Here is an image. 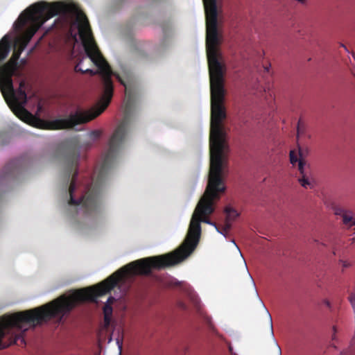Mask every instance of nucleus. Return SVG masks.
<instances>
[{
	"label": "nucleus",
	"instance_id": "nucleus-2",
	"mask_svg": "<svg viewBox=\"0 0 355 355\" xmlns=\"http://www.w3.org/2000/svg\"><path fill=\"white\" fill-rule=\"evenodd\" d=\"M61 8L62 6L60 3H49L42 1L34 3L26 9L19 15L17 23L19 28L24 27L27 23H29V26L21 36L15 41L13 49L21 53L43 24L58 15Z\"/></svg>",
	"mask_w": 355,
	"mask_h": 355
},
{
	"label": "nucleus",
	"instance_id": "nucleus-12",
	"mask_svg": "<svg viewBox=\"0 0 355 355\" xmlns=\"http://www.w3.org/2000/svg\"><path fill=\"white\" fill-rule=\"evenodd\" d=\"M90 137L93 139H96L100 137L101 132L98 130H93L90 132Z\"/></svg>",
	"mask_w": 355,
	"mask_h": 355
},
{
	"label": "nucleus",
	"instance_id": "nucleus-11",
	"mask_svg": "<svg viewBox=\"0 0 355 355\" xmlns=\"http://www.w3.org/2000/svg\"><path fill=\"white\" fill-rule=\"evenodd\" d=\"M305 132V126L301 120H299L297 127V135L299 137L300 135H303Z\"/></svg>",
	"mask_w": 355,
	"mask_h": 355
},
{
	"label": "nucleus",
	"instance_id": "nucleus-15",
	"mask_svg": "<svg viewBox=\"0 0 355 355\" xmlns=\"http://www.w3.org/2000/svg\"><path fill=\"white\" fill-rule=\"evenodd\" d=\"M115 301V299L114 297L110 296L108 297L107 300V302L105 304H110V306H112V304H113V302Z\"/></svg>",
	"mask_w": 355,
	"mask_h": 355
},
{
	"label": "nucleus",
	"instance_id": "nucleus-17",
	"mask_svg": "<svg viewBox=\"0 0 355 355\" xmlns=\"http://www.w3.org/2000/svg\"><path fill=\"white\" fill-rule=\"evenodd\" d=\"M268 314V316H269V318H270V327H271V329L272 328V318H271V315L269 313L268 311H267Z\"/></svg>",
	"mask_w": 355,
	"mask_h": 355
},
{
	"label": "nucleus",
	"instance_id": "nucleus-8",
	"mask_svg": "<svg viewBox=\"0 0 355 355\" xmlns=\"http://www.w3.org/2000/svg\"><path fill=\"white\" fill-rule=\"evenodd\" d=\"M11 49V42L8 35H4L0 40V62L4 61Z\"/></svg>",
	"mask_w": 355,
	"mask_h": 355
},
{
	"label": "nucleus",
	"instance_id": "nucleus-6",
	"mask_svg": "<svg viewBox=\"0 0 355 355\" xmlns=\"http://www.w3.org/2000/svg\"><path fill=\"white\" fill-rule=\"evenodd\" d=\"M19 159H14L4 166L0 173V186L3 185L19 171Z\"/></svg>",
	"mask_w": 355,
	"mask_h": 355
},
{
	"label": "nucleus",
	"instance_id": "nucleus-1",
	"mask_svg": "<svg viewBox=\"0 0 355 355\" xmlns=\"http://www.w3.org/2000/svg\"><path fill=\"white\" fill-rule=\"evenodd\" d=\"M211 119L209 133L210 166L208 183L203 196L192 215L189 230L183 243L175 250L161 256L141 259L125 265L101 283L74 291L69 295V312L80 302H96L98 297L105 295L127 277L135 275H150L151 270L162 269L183 261L196 249L203 222L223 232L208 218L214 211V203L225 191V177L227 166L229 146L226 139L224 121L227 118L225 106L224 82H210Z\"/></svg>",
	"mask_w": 355,
	"mask_h": 355
},
{
	"label": "nucleus",
	"instance_id": "nucleus-16",
	"mask_svg": "<svg viewBox=\"0 0 355 355\" xmlns=\"http://www.w3.org/2000/svg\"><path fill=\"white\" fill-rule=\"evenodd\" d=\"M342 263H343V268H347L350 266V264L345 261H342Z\"/></svg>",
	"mask_w": 355,
	"mask_h": 355
},
{
	"label": "nucleus",
	"instance_id": "nucleus-4",
	"mask_svg": "<svg viewBox=\"0 0 355 355\" xmlns=\"http://www.w3.org/2000/svg\"><path fill=\"white\" fill-rule=\"evenodd\" d=\"M80 159V153L76 150H73L65 157V173L67 182L71 178L69 187V194H74L77 189L78 165Z\"/></svg>",
	"mask_w": 355,
	"mask_h": 355
},
{
	"label": "nucleus",
	"instance_id": "nucleus-7",
	"mask_svg": "<svg viewBox=\"0 0 355 355\" xmlns=\"http://www.w3.org/2000/svg\"><path fill=\"white\" fill-rule=\"evenodd\" d=\"M225 212L226 214L225 221L223 227V232H220V233L223 235H225L228 232L232 227V222L239 216L237 211L230 206L225 207Z\"/></svg>",
	"mask_w": 355,
	"mask_h": 355
},
{
	"label": "nucleus",
	"instance_id": "nucleus-14",
	"mask_svg": "<svg viewBox=\"0 0 355 355\" xmlns=\"http://www.w3.org/2000/svg\"><path fill=\"white\" fill-rule=\"evenodd\" d=\"M336 333H337V328L336 326H334L332 328V334H331V339L333 341L336 340Z\"/></svg>",
	"mask_w": 355,
	"mask_h": 355
},
{
	"label": "nucleus",
	"instance_id": "nucleus-5",
	"mask_svg": "<svg viewBox=\"0 0 355 355\" xmlns=\"http://www.w3.org/2000/svg\"><path fill=\"white\" fill-rule=\"evenodd\" d=\"M334 214L337 216H340L342 218V221L343 225L347 228L351 229L353 228V234L354 237L353 239H355V218L354 216V212L347 209L345 207L336 206L334 207Z\"/></svg>",
	"mask_w": 355,
	"mask_h": 355
},
{
	"label": "nucleus",
	"instance_id": "nucleus-9",
	"mask_svg": "<svg viewBox=\"0 0 355 355\" xmlns=\"http://www.w3.org/2000/svg\"><path fill=\"white\" fill-rule=\"evenodd\" d=\"M103 314H104V324L106 327H109L111 322V318L112 315V307L110 304H105L103 307Z\"/></svg>",
	"mask_w": 355,
	"mask_h": 355
},
{
	"label": "nucleus",
	"instance_id": "nucleus-13",
	"mask_svg": "<svg viewBox=\"0 0 355 355\" xmlns=\"http://www.w3.org/2000/svg\"><path fill=\"white\" fill-rule=\"evenodd\" d=\"M349 300L355 311V293H352L349 296Z\"/></svg>",
	"mask_w": 355,
	"mask_h": 355
},
{
	"label": "nucleus",
	"instance_id": "nucleus-10",
	"mask_svg": "<svg viewBox=\"0 0 355 355\" xmlns=\"http://www.w3.org/2000/svg\"><path fill=\"white\" fill-rule=\"evenodd\" d=\"M82 62L83 60H80L76 66H75V71H80L83 73H91V74H94V72L92 70L89 69H83L81 67V64H82Z\"/></svg>",
	"mask_w": 355,
	"mask_h": 355
},
{
	"label": "nucleus",
	"instance_id": "nucleus-18",
	"mask_svg": "<svg viewBox=\"0 0 355 355\" xmlns=\"http://www.w3.org/2000/svg\"><path fill=\"white\" fill-rule=\"evenodd\" d=\"M331 345L332 347H335V345H334V343H332L331 344Z\"/></svg>",
	"mask_w": 355,
	"mask_h": 355
},
{
	"label": "nucleus",
	"instance_id": "nucleus-19",
	"mask_svg": "<svg viewBox=\"0 0 355 355\" xmlns=\"http://www.w3.org/2000/svg\"><path fill=\"white\" fill-rule=\"evenodd\" d=\"M181 306H182V309H184V304H181Z\"/></svg>",
	"mask_w": 355,
	"mask_h": 355
},
{
	"label": "nucleus",
	"instance_id": "nucleus-3",
	"mask_svg": "<svg viewBox=\"0 0 355 355\" xmlns=\"http://www.w3.org/2000/svg\"><path fill=\"white\" fill-rule=\"evenodd\" d=\"M308 154V148L299 147L298 156L293 150L290 152L291 163L293 165L297 163V169L300 173L298 182L301 186L305 189L313 187V177L311 166L305 160Z\"/></svg>",
	"mask_w": 355,
	"mask_h": 355
}]
</instances>
